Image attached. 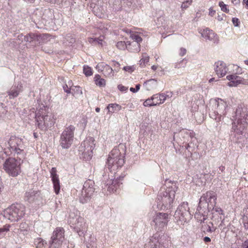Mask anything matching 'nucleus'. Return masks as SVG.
Masks as SVG:
<instances>
[{
    "mask_svg": "<svg viewBox=\"0 0 248 248\" xmlns=\"http://www.w3.org/2000/svg\"><path fill=\"white\" fill-rule=\"evenodd\" d=\"M124 156L118 149L113 150L108 155L107 165L110 171H115L124 164Z\"/></svg>",
    "mask_w": 248,
    "mask_h": 248,
    "instance_id": "obj_9",
    "label": "nucleus"
},
{
    "mask_svg": "<svg viewBox=\"0 0 248 248\" xmlns=\"http://www.w3.org/2000/svg\"><path fill=\"white\" fill-rule=\"evenodd\" d=\"M232 22L234 26H235V27L239 26V24L240 22H239V19L238 18H235V17L232 18Z\"/></svg>",
    "mask_w": 248,
    "mask_h": 248,
    "instance_id": "obj_52",
    "label": "nucleus"
},
{
    "mask_svg": "<svg viewBox=\"0 0 248 248\" xmlns=\"http://www.w3.org/2000/svg\"><path fill=\"white\" fill-rule=\"evenodd\" d=\"M175 185L168 187L165 191L161 189L157 195L156 202L157 207L161 210L169 209L172 207L175 198L176 190Z\"/></svg>",
    "mask_w": 248,
    "mask_h": 248,
    "instance_id": "obj_4",
    "label": "nucleus"
},
{
    "mask_svg": "<svg viewBox=\"0 0 248 248\" xmlns=\"http://www.w3.org/2000/svg\"><path fill=\"white\" fill-rule=\"evenodd\" d=\"M214 107L217 109L213 112L209 113L210 117L219 122L222 120V116L226 114V108L227 107V103L220 98L216 99L213 101Z\"/></svg>",
    "mask_w": 248,
    "mask_h": 248,
    "instance_id": "obj_13",
    "label": "nucleus"
},
{
    "mask_svg": "<svg viewBox=\"0 0 248 248\" xmlns=\"http://www.w3.org/2000/svg\"><path fill=\"white\" fill-rule=\"evenodd\" d=\"M124 176H120L119 179H110L107 181L106 184L108 191L111 192L117 191L118 188L120 186V181L122 180Z\"/></svg>",
    "mask_w": 248,
    "mask_h": 248,
    "instance_id": "obj_22",
    "label": "nucleus"
},
{
    "mask_svg": "<svg viewBox=\"0 0 248 248\" xmlns=\"http://www.w3.org/2000/svg\"><path fill=\"white\" fill-rule=\"evenodd\" d=\"M103 74L106 77H111L113 76V70L112 68L108 65H105L103 69H101Z\"/></svg>",
    "mask_w": 248,
    "mask_h": 248,
    "instance_id": "obj_31",
    "label": "nucleus"
},
{
    "mask_svg": "<svg viewBox=\"0 0 248 248\" xmlns=\"http://www.w3.org/2000/svg\"><path fill=\"white\" fill-rule=\"evenodd\" d=\"M143 85L147 90L150 91L157 87V82L156 79L152 78L145 81Z\"/></svg>",
    "mask_w": 248,
    "mask_h": 248,
    "instance_id": "obj_27",
    "label": "nucleus"
},
{
    "mask_svg": "<svg viewBox=\"0 0 248 248\" xmlns=\"http://www.w3.org/2000/svg\"><path fill=\"white\" fill-rule=\"evenodd\" d=\"M243 247L244 248H248V240L245 241L243 244Z\"/></svg>",
    "mask_w": 248,
    "mask_h": 248,
    "instance_id": "obj_60",
    "label": "nucleus"
},
{
    "mask_svg": "<svg viewBox=\"0 0 248 248\" xmlns=\"http://www.w3.org/2000/svg\"><path fill=\"white\" fill-rule=\"evenodd\" d=\"M88 41L90 43L93 45L100 44L101 45L103 41V39L101 37L99 38H89Z\"/></svg>",
    "mask_w": 248,
    "mask_h": 248,
    "instance_id": "obj_38",
    "label": "nucleus"
},
{
    "mask_svg": "<svg viewBox=\"0 0 248 248\" xmlns=\"http://www.w3.org/2000/svg\"><path fill=\"white\" fill-rule=\"evenodd\" d=\"M83 73L86 76H91L93 75V71L91 67L88 65H84Z\"/></svg>",
    "mask_w": 248,
    "mask_h": 248,
    "instance_id": "obj_41",
    "label": "nucleus"
},
{
    "mask_svg": "<svg viewBox=\"0 0 248 248\" xmlns=\"http://www.w3.org/2000/svg\"><path fill=\"white\" fill-rule=\"evenodd\" d=\"M48 110V107L41 104L39 105L35 112V124L43 131L47 130L55 123L54 116Z\"/></svg>",
    "mask_w": 248,
    "mask_h": 248,
    "instance_id": "obj_2",
    "label": "nucleus"
},
{
    "mask_svg": "<svg viewBox=\"0 0 248 248\" xmlns=\"http://www.w3.org/2000/svg\"><path fill=\"white\" fill-rule=\"evenodd\" d=\"M124 70L125 71H128L129 72H131L133 71V69L132 67L130 66H125L124 67Z\"/></svg>",
    "mask_w": 248,
    "mask_h": 248,
    "instance_id": "obj_53",
    "label": "nucleus"
},
{
    "mask_svg": "<svg viewBox=\"0 0 248 248\" xmlns=\"http://www.w3.org/2000/svg\"><path fill=\"white\" fill-rule=\"evenodd\" d=\"M243 2L245 3L246 8L248 9V0H243Z\"/></svg>",
    "mask_w": 248,
    "mask_h": 248,
    "instance_id": "obj_63",
    "label": "nucleus"
},
{
    "mask_svg": "<svg viewBox=\"0 0 248 248\" xmlns=\"http://www.w3.org/2000/svg\"><path fill=\"white\" fill-rule=\"evenodd\" d=\"M118 89L121 92H126L128 90V88L122 85H119L118 86Z\"/></svg>",
    "mask_w": 248,
    "mask_h": 248,
    "instance_id": "obj_51",
    "label": "nucleus"
},
{
    "mask_svg": "<svg viewBox=\"0 0 248 248\" xmlns=\"http://www.w3.org/2000/svg\"><path fill=\"white\" fill-rule=\"evenodd\" d=\"M130 37L135 42H133L135 44L134 45H137L138 47V49H137V50L140 51V43L142 41V39L138 34L136 33H131Z\"/></svg>",
    "mask_w": 248,
    "mask_h": 248,
    "instance_id": "obj_30",
    "label": "nucleus"
},
{
    "mask_svg": "<svg viewBox=\"0 0 248 248\" xmlns=\"http://www.w3.org/2000/svg\"><path fill=\"white\" fill-rule=\"evenodd\" d=\"M50 172L55 192L56 194H58L60 191V185L59 176L57 174L56 169L52 168Z\"/></svg>",
    "mask_w": 248,
    "mask_h": 248,
    "instance_id": "obj_23",
    "label": "nucleus"
},
{
    "mask_svg": "<svg viewBox=\"0 0 248 248\" xmlns=\"http://www.w3.org/2000/svg\"><path fill=\"white\" fill-rule=\"evenodd\" d=\"M140 84H137L136 85V88H134L133 87H131L130 88V91L133 93H136L140 89Z\"/></svg>",
    "mask_w": 248,
    "mask_h": 248,
    "instance_id": "obj_48",
    "label": "nucleus"
},
{
    "mask_svg": "<svg viewBox=\"0 0 248 248\" xmlns=\"http://www.w3.org/2000/svg\"><path fill=\"white\" fill-rule=\"evenodd\" d=\"M42 199L40 191L32 189H29L25 193L24 199L30 203L37 202Z\"/></svg>",
    "mask_w": 248,
    "mask_h": 248,
    "instance_id": "obj_16",
    "label": "nucleus"
},
{
    "mask_svg": "<svg viewBox=\"0 0 248 248\" xmlns=\"http://www.w3.org/2000/svg\"><path fill=\"white\" fill-rule=\"evenodd\" d=\"M23 91V87L20 81L15 82L10 89L7 91V94L10 99L17 97Z\"/></svg>",
    "mask_w": 248,
    "mask_h": 248,
    "instance_id": "obj_18",
    "label": "nucleus"
},
{
    "mask_svg": "<svg viewBox=\"0 0 248 248\" xmlns=\"http://www.w3.org/2000/svg\"><path fill=\"white\" fill-rule=\"evenodd\" d=\"M226 78L230 81L228 83V85L230 87H235L240 84H248V79L245 80L236 75H230L227 76Z\"/></svg>",
    "mask_w": 248,
    "mask_h": 248,
    "instance_id": "obj_20",
    "label": "nucleus"
},
{
    "mask_svg": "<svg viewBox=\"0 0 248 248\" xmlns=\"http://www.w3.org/2000/svg\"><path fill=\"white\" fill-rule=\"evenodd\" d=\"M94 78L96 85L99 87H104L105 86L106 80L103 78H101L99 75H95Z\"/></svg>",
    "mask_w": 248,
    "mask_h": 248,
    "instance_id": "obj_32",
    "label": "nucleus"
},
{
    "mask_svg": "<svg viewBox=\"0 0 248 248\" xmlns=\"http://www.w3.org/2000/svg\"><path fill=\"white\" fill-rule=\"evenodd\" d=\"M21 160L20 159L18 160L15 158L9 157L3 164V169L10 176L16 177L21 172Z\"/></svg>",
    "mask_w": 248,
    "mask_h": 248,
    "instance_id": "obj_10",
    "label": "nucleus"
},
{
    "mask_svg": "<svg viewBox=\"0 0 248 248\" xmlns=\"http://www.w3.org/2000/svg\"><path fill=\"white\" fill-rule=\"evenodd\" d=\"M159 235L156 233L150 239L149 241L146 243L145 248H164L159 240Z\"/></svg>",
    "mask_w": 248,
    "mask_h": 248,
    "instance_id": "obj_21",
    "label": "nucleus"
},
{
    "mask_svg": "<svg viewBox=\"0 0 248 248\" xmlns=\"http://www.w3.org/2000/svg\"><path fill=\"white\" fill-rule=\"evenodd\" d=\"M83 218L79 217L75 213L71 212L69 214L68 222L73 225H75V228H77L78 231H82L84 223H83Z\"/></svg>",
    "mask_w": 248,
    "mask_h": 248,
    "instance_id": "obj_19",
    "label": "nucleus"
},
{
    "mask_svg": "<svg viewBox=\"0 0 248 248\" xmlns=\"http://www.w3.org/2000/svg\"><path fill=\"white\" fill-rule=\"evenodd\" d=\"M163 96L165 97V100L167 98H171L172 96V93L171 92H167L166 93H162Z\"/></svg>",
    "mask_w": 248,
    "mask_h": 248,
    "instance_id": "obj_49",
    "label": "nucleus"
},
{
    "mask_svg": "<svg viewBox=\"0 0 248 248\" xmlns=\"http://www.w3.org/2000/svg\"><path fill=\"white\" fill-rule=\"evenodd\" d=\"M75 39L71 37V35H67L63 40V43L66 45H70L75 42Z\"/></svg>",
    "mask_w": 248,
    "mask_h": 248,
    "instance_id": "obj_40",
    "label": "nucleus"
},
{
    "mask_svg": "<svg viewBox=\"0 0 248 248\" xmlns=\"http://www.w3.org/2000/svg\"><path fill=\"white\" fill-rule=\"evenodd\" d=\"M46 1H48L50 3H56L62 2L63 0H45Z\"/></svg>",
    "mask_w": 248,
    "mask_h": 248,
    "instance_id": "obj_56",
    "label": "nucleus"
},
{
    "mask_svg": "<svg viewBox=\"0 0 248 248\" xmlns=\"http://www.w3.org/2000/svg\"><path fill=\"white\" fill-rule=\"evenodd\" d=\"M181 135H184V137H190V141L188 144H186L185 147L188 152L190 153L193 152L195 150L196 147H198L197 140L196 138L195 137L194 134L189 131H181Z\"/></svg>",
    "mask_w": 248,
    "mask_h": 248,
    "instance_id": "obj_17",
    "label": "nucleus"
},
{
    "mask_svg": "<svg viewBox=\"0 0 248 248\" xmlns=\"http://www.w3.org/2000/svg\"><path fill=\"white\" fill-rule=\"evenodd\" d=\"M95 189V183L93 180L89 179L86 181L78 195L79 202L83 204L89 202Z\"/></svg>",
    "mask_w": 248,
    "mask_h": 248,
    "instance_id": "obj_8",
    "label": "nucleus"
},
{
    "mask_svg": "<svg viewBox=\"0 0 248 248\" xmlns=\"http://www.w3.org/2000/svg\"><path fill=\"white\" fill-rule=\"evenodd\" d=\"M162 93H157L153 95V99H155V101H157V105L163 103L165 101V97Z\"/></svg>",
    "mask_w": 248,
    "mask_h": 248,
    "instance_id": "obj_33",
    "label": "nucleus"
},
{
    "mask_svg": "<svg viewBox=\"0 0 248 248\" xmlns=\"http://www.w3.org/2000/svg\"><path fill=\"white\" fill-rule=\"evenodd\" d=\"M26 207L21 203H14L3 211L4 217L12 222L17 221L25 215Z\"/></svg>",
    "mask_w": 248,
    "mask_h": 248,
    "instance_id": "obj_5",
    "label": "nucleus"
},
{
    "mask_svg": "<svg viewBox=\"0 0 248 248\" xmlns=\"http://www.w3.org/2000/svg\"><path fill=\"white\" fill-rule=\"evenodd\" d=\"M232 3L236 5V4L239 3L240 0H232Z\"/></svg>",
    "mask_w": 248,
    "mask_h": 248,
    "instance_id": "obj_61",
    "label": "nucleus"
},
{
    "mask_svg": "<svg viewBox=\"0 0 248 248\" xmlns=\"http://www.w3.org/2000/svg\"><path fill=\"white\" fill-rule=\"evenodd\" d=\"M41 35L35 33H29L24 36V41L30 43L33 42L35 45L40 43Z\"/></svg>",
    "mask_w": 248,
    "mask_h": 248,
    "instance_id": "obj_26",
    "label": "nucleus"
},
{
    "mask_svg": "<svg viewBox=\"0 0 248 248\" xmlns=\"http://www.w3.org/2000/svg\"><path fill=\"white\" fill-rule=\"evenodd\" d=\"M213 224L212 222L210 221L206 225L202 226V228L203 230V232H204V233H206L207 232L211 233L215 231V229H214L213 228Z\"/></svg>",
    "mask_w": 248,
    "mask_h": 248,
    "instance_id": "obj_35",
    "label": "nucleus"
},
{
    "mask_svg": "<svg viewBox=\"0 0 248 248\" xmlns=\"http://www.w3.org/2000/svg\"><path fill=\"white\" fill-rule=\"evenodd\" d=\"M7 112V110L3 106L2 103H0V118L4 115Z\"/></svg>",
    "mask_w": 248,
    "mask_h": 248,
    "instance_id": "obj_45",
    "label": "nucleus"
},
{
    "mask_svg": "<svg viewBox=\"0 0 248 248\" xmlns=\"http://www.w3.org/2000/svg\"><path fill=\"white\" fill-rule=\"evenodd\" d=\"M215 70L219 77H222L226 74L228 68L223 62L218 61L215 63Z\"/></svg>",
    "mask_w": 248,
    "mask_h": 248,
    "instance_id": "obj_24",
    "label": "nucleus"
},
{
    "mask_svg": "<svg viewBox=\"0 0 248 248\" xmlns=\"http://www.w3.org/2000/svg\"><path fill=\"white\" fill-rule=\"evenodd\" d=\"M202 36L206 40L212 41L214 43H217L218 41V37L212 30L207 28L201 32Z\"/></svg>",
    "mask_w": 248,
    "mask_h": 248,
    "instance_id": "obj_25",
    "label": "nucleus"
},
{
    "mask_svg": "<svg viewBox=\"0 0 248 248\" xmlns=\"http://www.w3.org/2000/svg\"><path fill=\"white\" fill-rule=\"evenodd\" d=\"M192 2V0H186L184 2H186V4L190 5Z\"/></svg>",
    "mask_w": 248,
    "mask_h": 248,
    "instance_id": "obj_62",
    "label": "nucleus"
},
{
    "mask_svg": "<svg viewBox=\"0 0 248 248\" xmlns=\"http://www.w3.org/2000/svg\"><path fill=\"white\" fill-rule=\"evenodd\" d=\"M104 66V64L103 63H101V64H98L97 66H96V68L97 69H98V70H100L99 68L100 67H103Z\"/></svg>",
    "mask_w": 248,
    "mask_h": 248,
    "instance_id": "obj_64",
    "label": "nucleus"
},
{
    "mask_svg": "<svg viewBox=\"0 0 248 248\" xmlns=\"http://www.w3.org/2000/svg\"><path fill=\"white\" fill-rule=\"evenodd\" d=\"M243 224L245 229L248 231V217L246 216L243 218Z\"/></svg>",
    "mask_w": 248,
    "mask_h": 248,
    "instance_id": "obj_46",
    "label": "nucleus"
},
{
    "mask_svg": "<svg viewBox=\"0 0 248 248\" xmlns=\"http://www.w3.org/2000/svg\"><path fill=\"white\" fill-rule=\"evenodd\" d=\"M8 230L9 229L6 228H0V238L3 237L4 235V232Z\"/></svg>",
    "mask_w": 248,
    "mask_h": 248,
    "instance_id": "obj_50",
    "label": "nucleus"
},
{
    "mask_svg": "<svg viewBox=\"0 0 248 248\" xmlns=\"http://www.w3.org/2000/svg\"><path fill=\"white\" fill-rule=\"evenodd\" d=\"M75 88L76 89V91L78 92H79L81 94L82 93L81 90L80 89V87L79 86H75Z\"/></svg>",
    "mask_w": 248,
    "mask_h": 248,
    "instance_id": "obj_59",
    "label": "nucleus"
},
{
    "mask_svg": "<svg viewBox=\"0 0 248 248\" xmlns=\"http://www.w3.org/2000/svg\"><path fill=\"white\" fill-rule=\"evenodd\" d=\"M219 6H220L222 11L226 13H228L229 12V10L227 8V5L225 4L223 1H220L219 2Z\"/></svg>",
    "mask_w": 248,
    "mask_h": 248,
    "instance_id": "obj_44",
    "label": "nucleus"
},
{
    "mask_svg": "<svg viewBox=\"0 0 248 248\" xmlns=\"http://www.w3.org/2000/svg\"><path fill=\"white\" fill-rule=\"evenodd\" d=\"M62 227H57L53 231L49 241V248H66L67 243Z\"/></svg>",
    "mask_w": 248,
    "mask_h": 248,
    "instance_id": "obj_6",
    "label": "nucleus"
},
{
    "mask_svg": "<svg viewBox=\"0 0 248 248\" xmlns=\"http://www.w3.org/2000/svg\"><path fill=\"white\" fill-rule=\"evenodd\" d=\"M216 200H215V203H214V199H211V203L209 202V207H212L210 210L214 209L216 212L218 213L220 215H222L223 214V211L222 209L218 207H214L215 204H216Z\"/></svg>",
    "mask_w": 248,
    "mask_h": 248,
    "instance_id": "obj_34",
    "label": "nucleus"
},
{
    "mask_svg": "<svg viewBox=\"0 0 248 248\" xmlns=\"http://www.w3.org/2000/svg\"><path fill=\"white\" fill-rule=\"evenodd\" d=\"M214 199V203L217 197L213 191H207L203 194L200 199L199 205L197 211L195 213V218L197 221L200 223H204L207 219V217L210 209L212 207H209V202L211 203V199Z\"/></svg>",
    "mask_w": 248,
    "mask_h": 248,
    "instance_id": "obj_3",
    "label": "nucleus"
},
{
    "mask_svg": "<svg viewBox=\"0 0 248 248\" xmlns=\"http://www.w3.org/2000/svg\"><path fill=\"white\" fill-rule=\"evenodd\" d=\"M174 217L177 221L183 224L191 218L192 215L189 211L188 204L187 202H183L180 204L174 214Z\"/></svg>",
    "mask_w": 248,
    "mask_h": 248,
    "instance_id": "obj_12",
    "label": "nucleus"
},
{
    "mask_svg": "<svg viewBox=\"0 0 248 248\" xmlns=\"http://www.w3.org/2000/svg\"><path fill=\"white\" fill-rule=\"evenodd\" d=\"M118 48L121 50H124L126 48V44L124 41H119L116 44Z\"/></svg>",
    "mask_w": 248,
    "mask_h": 248,
    "instance_id": "obj_42",
    "label": "nucleus"
},
{
    "mask_svg": "<svg viewBox=\"0 0 248 248\" xmlns=\"http://www.w3.org/2000/svg\"><path fill=\"white\" fill-rule=\"evenodd\" d=\"M35 244L36 245V248H46L47 243L42 238H38L35 240Z\"/></svg>",
    "mask_w": 248,
    "mask_h": 248,
    "instance_id": "obj_36",
    "label": "nucleus"
},
{
    "mask_svg": "<svg viewBox=\"0 0 248 248\" xmlns=\"http://www.w3.org/2000/svg\"><path fill=\"white\" fill-rule=\"evenodd\" d=\"M168 221V214L164 213H156L153 220L155 229L160 232L166 227Z\"/></svg>",
    "mask_w": 248,
    "mask_h": 248,
    "instance_id": "obj_15",
    "label": "nucleus"
},
{
    "mask_svg": "<svg viewBox=\"0 0 248 248\" xmlns=\"http://www.w3.org/2000/svg\"><path fill=\"white\" fill-rule=\"evenodd\" d=\"M203 241L205 243H209L211 242V240L209 237L205 236L203 238Z\"/></svg>",
    "mask_w": 248,
    "mask_h": 248,
    "instance_id": "obj_58",
    "label": "nucleus"
},
{
    "mask_svg": "<svg viewBox=\"0 0 248 248\" xmlns=\"http://www.w3.org/2000/svg\"><path fill=\"white\" fill-rule=\"evenodd\" d=\"M75 127L73 125L66 126L61 135L60 146L63 149H68L72 144L74 138Z\"/></svg>",
    "mask_w": 248,
    "mask_h": 248,
    "instance_id": "obj_11",
    "label": "nucleus"
},
{
    "mask_svg": "<svg viewBox=\"0 0 248 248\" xmlns=\"http://www.w3.org/2000/svg\"><path fill=\"white\" fill-rule=\"evenodd\" d=\"M19 229L21 232H23L24 234H27L30 230V228L28 224L26 222H22L20 224Z\"/></svg>",
    "mask_w": 248,
    "mask_h": 248,
    "instance_id": "obj_39",
    "label": "nucleus"
},
{
    "mask_svg": "<svg viewBox=\"0 0 248 248\" xmlns=\"http://www.w3.org/2000/svg\"><path fill=\"white\" fill-rule=\"evenodd\" d=\"M63 90L65 92L67 93H71V90H74V89L71 88V87L69 88L68 85L67 84H65L63 87Z\"/></svg>",
    "mask_w": 248,
    "mask_h": 248,
    "instance_id": "obj_47",
    "label": "nucleus"
},
{
    "mask_svg": "<svg viewBox=\"0 0 248 248\" xmlns=\"http://www.w3.org/2000/svg\"><path fill=\"white\" fill-rule=\"evenodd\" d=\"M149 57L148 56H143L142 58L140 60V65L141 67H143L145 66V63H147L149 62Z\"/></svg>",
    "mask_w": 248,
    "mask_h": 248,
    "instance_id": "obj_43",
    "label": "nucleus"
},
{
    "mask_svg": "<svg viewBox=\"0 0 248 248\" xmlns=\"http://www.w3.org/2000/svg\"><path fill=\"white\" fill-rule=\"evenodd\" d=\"M186 50L184 48H180V55L183 56L186 54Z\"/></svg>",
    "mask_w": 248,
    "mask_h": 248,
    "instance_id": "obj_54",
    "label": "nucleus"
},
{
    "mask_svg": "<svg viewBox=\"0 0 248 248\" xmlns=\"http://www.w3.org/2000/svg\"><path fill=\"white\" fill-rule=\"evenodd\" d=\"M209 15L211 16H213L216 13V11L214 10L212 8H210L209 9Z\"/></svg>",
    "mask_w": 248,
    "mask_h": 248,
    "instance_id": "obj_55",
    "label": "nucleus"
},
{
    "mask_svg": "<svg viewBox=\"0 0 248 248\" xmlns=\"http://www.w3.org/2000/svg\"><path fill=\"white\" fill-rule=\"evenodd\" d=\"M189 6V5L188 4H186V2H183L182 3V5H181V8H182V9H186L187 8H188Z\"/></svg>",
    "mask_w": 248,
    "mask_h": 248,
    "instance_id": "obj_57",
    "label": "nucleus"
},
{
    "mask_svg": "<svg viewBox=\"0 0 248 248\" xmlns=\"http://www.w3.org/2000/svg\"><path fill=\"white\" fill-rule=\"evenodd\" d=\"M90 7L93 8V12L94 15L99 17H101L103 15V9L102 7H99V5L94 4L93 3H91Z\"/></svg>",
    "mask_w": 248,
    "mask_h": 248,
    "instance_id": "obj_28",
    "label": "nucleus"
},
{
    "mask_svg": "<svg viewBox=\"0 0 248 248\" xmlns=\"http://www.w3.org/2000/svg\"><path fill=\"white\" fill-rule=\"evenodd\" d=\"M248 111L243 105L238 106L232 116V128L231 136L232 140L236 143L242 142L243 131L248 125L247 118Z\"/></svg>",
    "mask_w": 248,
    "mask_h": 248,
    "instance_id": "obj_1",
    "label": "nucleus"
},
{
    "mask_svg": "<svg viewBox=\"0 0 248 248\" xmlns=\"http://www.w3.org/2000/svg\"><path fill=\"white\" fill-rule=\"evenodd\" d=\"M157 101H155V99H153V96L151 97V98H148L146 99L143 103V105L145 107H151V106H155L157 105Z\"/></svg>",
    "mask_w": 248,
    "mask_h": 248,
    "instance_id": "obj_37",
    "label": "nucleus"
},
{
    "mask_svg": "<svg viewBox=\"0 0 248 248\" xmlns=\"http://www.w3.org/2000/svg\"><path fill=\"white\" fill-rule=\"evenodd\" d=\"M94 147V140L92 137H89L82 142L79 147V151L84 156H87L88 158H91Z\"/></svg>",
    "mask_w": 248,
    "mask_h": 248,
    "instance_id": "obj_14",
    "label": "nucleus"
},
{
    "mask_svg": "<svg viewBox=\"0 0 248 248\" xmlns=\"http://www.w3.org/2000/svg\"><path fill=\"white\" fill-rule=\"evenodd\" d=\"M122 108V107L116 103H111L109 104L107 107V109L108 110V112L109 113H113L115 112H118Z\"/></svg>",
    "mask_w": 248,
    "mask_h": 248,
    "instance_id": "obj_29",
    "label": "nucleus"
},
{
    "mask_svg": "<svg viewBox=\"0 0 248 248\" xmlns=\"http://www.w3.org/2000/svg\"><path fill=\"white\" fill-rule=\"evenodd\" d=\"M7 148L15 156L20 160L24 158L25 152L22 140L15 136H11L7 143Z\"/></svg>",
    "mask_w": 248,
    "mask_h": 248,
    "instance_id": "obj_7",
    "label": "nucleus"
}]
</instances>
